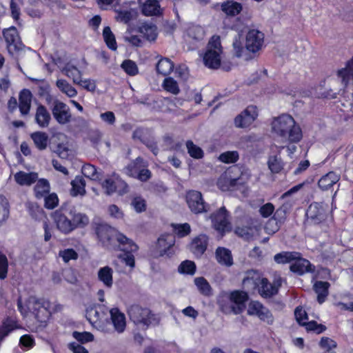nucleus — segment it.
<instances>
[{"instance_id": "53", "label": "nucleus", "mask_w": 353, "mask_h": 353, "mask_svg": "<svg viewBox=\"0 0 353 353\" xmlns=\"http://www.w3.org/2000/svg\"><path fill=\"white\" fill-rule=\"evenodd\" d=\"M76 85L81 86L82 88L88 92H94L97 88L96 81L92 79H84L82 77Z\"/></svg>"}, {"instance_id": "59", "label": "nucleus", "mask_w": 353, "mask_h": 353, "mask_svg": "<svg viewBox=\"0 0 353 353\" xmlns=\"http://www.w3.org/2000/svg\"><path fill=\"white\" fill-rule=\"evenodd\" d=\"M59 230L64 234H68L77 228V222H56Z\"/></svg>"}, {"instance_id": "12", "label": "nucleus", "mask_w": 353, "mask_h": 353, "mask_svg": "<svg viewBox=\"0 0 353 353\" xmlns=\"http://www.w3.org/2000/svg\"><path fill=\"white\" fill-rule=\"evenodd\" d=\"M185 198L187 204L192 212L199 214L208 210L200 192L190 190L187 192Z\"/></svg>"}, {"instance_id": "64", "label": "nucleus", "mask_w": 353, "mask_h": 353, "mask_svg": "<svg viewBox=\"0 0 353 353\" xmlns=\"http://www.w3.org/2000/svg\"><path fill=\"white\" fill-rule=\"evenodd\" d=\"M274 211V206L271 203H267L262 205L259 209V213L263 218H268Z\"/></svg>"}, {"instance_id": "4", "label": "nucleus", "mask_w": 353, "mask_h": 353, "mask_svg": "<svg viewBox=\"0 0 353 353\" xmlns=\"http://www.w3.org/2000/svg\"><path fill=\"white\" fill-rule=\"evenodd\" d=\"M243 284L252 289L257 288L259 294L264 298H270L277 294V288L272 285L266 278H261L257 272L251 270L246 273Z\"/></svg>"}, {"instance_id": "51", "label": "nucleus", "mask_w": 353, "mask_h": 353, "mask_svg": "<svg viewBox=\"0 0 353 353\" xmlns=\"http://www.w3.org/2000/svg\"><path fill=\"white\" fill-rule=\"evenodd\" d=\"M179 271L181 273L192 275L196 271L195 263L191 261H185L179 265Z\"/></svg>"}, {"instance_id": "17", "label": "nucleus", "mask_w": 353, "mask_h": 353, "mask_svg": "<svg viewBox=\"0 0 353 353\" xmlns=\"http://www.w3.org/2000/svg\"><path fill=\"white\" fill-rule=\"evenodd\" d=\"M142 163V159L137 158L134 162L128 165L127 173L132 176H137L142 181H145L150 177V172L146 169L140 170Z\"/></svg>"}, {"instance_id": "26", "label": "nucleus", "mask_w": 353, "mask_h": 353, "mask_svg": "<svg viewBox=\"0 0 353 353\" xmlns=\"http://www.w3.org/2000/svg\"><path fill=\"white\" fill-rule=\"evenodd\" d=\"M294 263H292L290 268L293 272L301 275L305 272L312 271L311 264L308 260L302 259L301 256L296 259H294Z\"/></svg>"}, {"instance_id": "63", "label": "nucleus", "mask_w": 353, "mask_h": 353, "mask_svg": "<svg viewBox=\"0 0 353 353\" xmlns=\"http://www.w3.org/2000/svg\"><path fill=\"white\" fill-rule=\"evenodd\" d=\"M45 197V206L48 209H53L54 208L57 204H58V196L55 193H52L48 194V196L46 195Z\"/></svg>"}, {"instance_id": "6", "label": "nucleus", "mask_w": 353, "mask_h": 353, "mask_svg": "<svg viewBox=\"0 0 353 353\" xmlns=\"http://www.w3.org/2000/svg\"><path fill=\"white\" fill-rule=\"evenodd\" d=\"M223 48L220 37L213 36L209 41L203 56L204 65L208 68L217 69L221 65Z\"/></svg>"}, {"instance_id": "61", "label": "nucleus", "mask_w": 353, "mask_h": 353, "mask_svg": "<svg viewBox=\"0 0 353 353\" xmlns=\"http://www.w3.org/2000/svg\"><path fill=\"white\" fill-rule=\"evenodd\" d=\"M319 345L325 351H332V349L336 348L337 345L334 340L328 337H323L320 341Z\"/></svg>"}, {"instance_id": "54", "label": "nucleus", "mask_w": 353, "mask_h": 353, "mask_svg": "<svg viewBox=\"0 0 353 353\" xmlns=\"http://www.w3.org/2000/svg\"><path fill=\"white\" fill-rule=\"evenodd\" d=\"M213 228L218 233L223 236L232 230L230 222H214Z\"/></svg>"}, {"instance_id": "38", "label": "nucleus", "mask_w": 353, "mask_h": 353, "mask_svg": "<svg viewBox=\"0 0 353 353\" xmlns=\"http://www.w3.org/2000/svg\"><path fill=\"white\" fill-rule=\"evenodd\" d=\"M174 64L166 58L161 59L157 64V70L158 73L166 76L168 75L173 70Z\"/></svg>"}, {"instance_id": "3", "label": "nucleus", "mask_w": 353, "mask_h": 353, "mask_svg": "<svg viewBox=\"0 0 353 353\" xmlns=\"http://www.w3.org/2000/svg\"><path fill=\"white\" fill-rule=\"evenodd\" d=\"M248 295L245 292L234 290L219 301L221 310L225 314H241L245 308Z\"/></svg>"}, {"instance_id": "48", "label": "nucleus", "mask_w": 353, "mask_h": 353, "mask_svg": "<svg viewBox=\"0 0 353 353\" xmlns=\"http://www.w3.org/2000/svg\"><path fill=\"white\" fill-rule=\"evenodd\" d=\"M186 147L189 154L194 159H200L203 155V152L201 148L194 144L192 141L186 143Z\"/></svg>"}, {"instance_id": "24", "label": "nucleus", "mask_w": 353, "mask_h": 353, "mask_svg": "<svg viewBox=\"0 0 353 353\" xmlns=\"http://www.w3.org/2000/svg\"><path fill=\"white\" fill-rule=\"evenodd\" d=\"M330 283L327 281H319L314 283L313 289L317 294V301L319 303L322 304L325 302L329 294Z\"/></svg>"}, {"instance_id": "25", "label": "nucleus", "mask_w": 353, "mask_h": 353, "mask_svg": "<svg viewBox=\"0 0 353 353\" xmlns=\"http://www.w3.org/2000/svg\"><path fill=\"white\" fill-rule=\"evenodd\" d=\"M222 11L228 16H236L239 14L243 10V6L241 3L228 0L222 3L221 6Z\"/></svg>"}, {"instance_id": "33", "label": "nucleus", "mask_w": 353, "mask_h": 353, "mask_svg": "<svg viewBox=\"0 0 353 353\" xmlns=\"http://www.w3.org/2000/svg\"><path fill=\"white\" fill-rule=\"evenodd\" d=\"M300 257V253L296 252H282L278 253L274 256V259L276 263L279 264H283L290 263Z\"/></svg>"}, {"instance_id": "32", "label": "nucleus", "mask_w": 353, "mask_h": 353, "mask_svg": "<svg viewBox=\"0 0 353 353\" xmlns=\"http://www.w3.org/2000/svg\"><path fill=\"white\" fill-rule=\"evenodd\" d=\"M56 85L61 92L70 98L75 97L77 95L78 92L76 88L65 79H57Z\"/></svg>"}, {"instance_id": "23", "label": "nucleus", "mask_w": 353, "mask_h": 353, "mask_svg": "<svg viewBox=\"0 0 353 353\" xmlns=\"http://www.w3.org/2000/svg\"><path fill=\"white\" fill-rule=\"evenodd\" d=\"M17 183L20 185H31L38 179V174L36 172H26L19 171L14 175Z\"/></svg>"}, {"instance_id": "13", "label": "nucleus", "mask_w": 353, "mask_h": 353, "mask_svg": "<svg viewBox=\"0 0 353 353\" xmlns=\"http://www.w3.org/2000/svg\"><path fill=\"white\" fill-rule=\"evenodd\" d=\"M248 314L257 316L261 321L269 325L274 323V319L271 312L259 301H252L249 304Z\"/></svg>"}, {"instance_id": "49", "label": "nucleus", "mask_w": 353, "mask_h": 353, "mask_svg": "<svg viewBox=\"0 0 353 353\" xmlns=\"http://www.w3.org/2000/svg\"><path fill=\"white\" fill-rule=\"evenodd\" d=\"M233 53L235 57L241 58L243 57L245 50L244 48L243 41L241 40L239 37H236L232 43Z\"/></svg>"}, {"instance_id": "30", "label": "nucleus", "mask_w": 353, "mask_h": 353, "mask_svg": "<svg viewBox=\"0 0 353 353\" xmlns=\"http://www.w3.org/2000/svg\"><path fill=\"white\" fill-rule=\"evenodd\" d=\"M340 177L334 172H330L322 176L319 181V186L323 190H328L339 181Z\"/></svg>"}, {"instance_id": "15", "label": "nucleus", "mask_w": 353, "mask_h": 353, "mask_svg": "<svg viewBox=\"0 0 353 353\" xmlns=\"http://www.w3.org/2000/svg\"><path fill=\"white\" fill-rule=\"evenodd\" d=\"M3 34L7 43V50L10 54H14L21 49L22 44L14 27L5 29Z\"/></svg>"}, {"instance_id": "29", "label": "nucleus", "mask_w": 353, "mask_h": 353, "mask_svg": "<svg viewBox=\"0 0 353 353\" xmlns=\"http://www.w3.org/2000/svg\"><path fill=\"white\" fill-rule=\"evenodd\" d=\"M113 270L109 266L101 268L97 273L99 280L107 288H111L113 284Z\"/></svg>"}, {"instance_id": "31", "label": "nucleus", "mask_w": 353, "mask_h": 353, "mask_svg": "<svg viewBox=\"0 0 353 353\" xmlns=\"http://www.w3.org/2000/svg\"><path fill=\"white\" fill-rule=\"evenodd\" d=\"M234 232L238 236L249 240L255 234L259 232V229L256 226H251L250 223L247 222L245 225L236 227Z\"/></svg>"}, {"instance_id": "40", "label": "nucleus", "mask_w": 353, "mask_h": 353, "mask_svg": "<svg viewBox=\"0 0 353 353\" xmlns=\"http://www.w3.org/2000/svg\"><path fill=\"white\" fill-rule=\"evenodd\" d=\"M140 32L149 41H154L157 38V27L152 24H143L139 28Z\"/></svg>"}, {"instance_id": "19", "label": "nucleus", "mask_w": 353, "mask_h": 353, "mask_svg": "<svg viewBox=\"0 0 353 353\" xmlns=\"http://www.w3.org/2000/svg\"><path fill=\"white\" fill-rule=\"evenodd\" d=\"M336 75L344 87L353 83V57L346 63L344 68L337 71Z\"/></svg>"}, {"instance_id": "22", "label": "nucleus", "mask_w": 353, "mask_h": 353, "mask_svg": "<svg viewBox=\"0 0 353 353\" xmlns=\"http://www.w3.org/2000/svg\"><path fill=\"white\" fill-rule=\"evenodd\" d=\"M112 322L114 329L121 333L125 328V317L124 314L121 312L118 308H112L110 311Z\"/></svg>"}, {"instance_id": "35", "label": "nucleus", "mask_w": 353, "mask_h": 353, "mask_svg": "<svg viewBox=\"0 0 353 353\" xmlns=\"http://www.w3.org/2000/svg\"><path fill=\"white\" fill-rule=\"evenodd\" d=\"M72 189L70 193L72 196L83 195L85 192V182L81 176H76L71 182Z\"/></svg>"}, {"instance_id": "60", "label": "nucleus", "mask_w": 353, "mask_h": 353, "mask_svg": "<svg viewBox=\"0 0 353 353\" xmlns=\"http://www.w3.org/2000/svg\"><path fill=\"white\" fill-rule=\"evenodd\" d=\"M73 336L77 341L81 343H87L90 341H92L94 340V336L90 332H74Z\"/></svg>"}, {"instance_id": "28", "label": "nucleus", "mask_w": 353, "mask_h": 353, "mask_svg": "<svg viewBox=\"0 0 353 353\" xmlns=\"http://www.w3.org/2000/svg\"><path fill=\"white\" fill-rule=\"evenodd\" d=\"M32 101V94L28 90H23L19 94V110L22 114L29 113Z\"/></svg>"}, {"instance_id": "7", "label": "nucleus", "mask_w": 353, "mask_h": 353, "mask_svg": "<svg viewBox=\"0 0 353 353\" xmlns=\"http://www.w3.org/2000/svg\"><path fill=\"white\" fill-rule=\"evenodd\" d=\"M101 185L105 192L108 195L115 192L123 195L128 191L127 183L115 173L108 176Z\"/></svg>"}, {"instance_id": "8", "label": "nucleus", "mask_w": 353, "mask_h": 353, "mask_svg": "<svg viewBox=\"0 0 353 353\" xmlns=\"http://www.w3.org/2000/svg\"><path fill=\"white\" fill-rule=\"evenodd\" d=\"M30 305H32L31 309L33 310L35 318L40 323H46L49 319L50 312V303L48 300L39 299L31 297L29 301Z\"/></svg>"}, {"instance_id": "11", "label": "nucleus", "mask_w": 353, "mask_h": 353, "mask_svg": "<svg viewBox=\"0 0 353 353\" xmlns=\"http://www.w3.org/2000/svg\"><path fill=\"white\" fill-rule=\"evenodd\" d=\"M264 34L258 30H250L245 37V48L248 51L256 53L263 45Z\"/></svg>"}, {"instance_id": "58", "label": "nucleus", "mask_w": 353, "mask_h": 353, "mask_svg": "<svg viewBox=\"0 0 353 353\" xmlns=\"http://www.w3.org/2000/svg\"><path fill=\"white\" fill-rule=\"evenodd\" d=\"M132 205L134 210L137 212H141L146 209L145 200L139 196H135L132 201Z\"/></svg>"}, {"instance_id": "43", "label": "nucleus", "mask_w": 353, "mask_h": 353, "mask_svg": "<svg viewBox=\"0 0 353 353\" xmlns=\"http://www.w3.org/2000/svg\"><path fill=\"white\" fill-rule=\"evenodd\" d=\"M187 35L192 39L200 41L204 37V30L200 26H191L187 30Z\"/></svg>"}, {"instance_id": "21", "label": "nucleus", "mask_w": 353, "mask_h": 353, "mask_svg": "<svg viewBox=\"0 0 353 353\" xmlns=\"http://www.w3.org/2000/svg\"><path fill=\"white\" fill-rule=\"evenodd\" d=\"M215 259L221 265L231 267L233 262V257L231 251L224 247H218L215 250Z\"/></svg>"}, {"instance_id": "2", "label": "nucleus", "mask_w": 353, "mask_h": 353, "mask_svg": "<svg viewBox=\"0 0 353 353\" xmlns=\"http://www.w3.org/2000/svg\"><path fill=\"white\" fill-rule=\"evenodd\" d=\"M272 133L285 141L297 143L302 139V132L294 118L288 114L274 117L271 122Z\"/></svg>"}, {"instance_id": "50", "label": "nucleus", "mask_w": 353, "mask_h": 353, "mask_svg": "<svg viewBox=\"0 0 353 353\" xmlns=\"http://www.w3.org/2000/svg\"><path fill=\"white\" fill-rule=\"evenodd\" d=\"M219 159L225 163H232L239 159L236 151H228L220 154Z\"/></svg>"}, {"instance_id": "20", "label": "nucleus", "mask_w": 353, "mask_h": 353, "mask_svg": "<svg viewBox=\"0 0 353 353\" xmlns=\"http://www.w3.org/2000/svg\"><path fill=\"white\" fill-rule=\"evenodd\" d=\"M61 71L65 77L71 79L74 84L79 83L83 75V72L72 62L65 63L61 68Z\"/></svg>"}, {"instance_id": "5", "label": "nucleus", "mask_w": 353, "mask_h": 353, "mask_svg": "<svg viewBox=\"0 0 353 353\" xmlns=\"http://www.w3.org/2000/svg\"><path fill=\"white\" fill-rule=\"evenodd\" d=\"M130 319L136 325L148 328L150 325H157L160 323V317L152 313L147 307L139 305H132L128 310Z\"/></svg>"}, {"instance_id": "16", "label": "nucleus", "mask_w": 353, "mask_h": 353, "mask_svg": "<svg viewBox=\"0 0 353 353\" xmlns=\"http://www.w3.org/2000/svg\"><path fill=\"white\" fill-rule=\"evenodd\" d=\"M208 237L205 234H201L194 238L190 245V252L197 258H200L206 251L208 245Z\"/></svg>"}, {"instance_id": "1", "label": "nucleus", "mask_w": 353, "mask_h": 353, "mask_svg": "<svg viewBox=\"0 0 353 353\" xmlns=\"http://www.w3.org/2000/svg\"><path fill=\"white\" fill-rule=\"evenodd\" d=\"M98 238L108 250H122L125 252L119 258L126 265L134 268V256L132 252L138 250V246L130 239L112 228L106 223H99L96 227Z\"/></svg>"}, {"instance_id": "36", "label": "nucleus", "mask_w": 353, "mask_h": 353, "mask_svg": "<svg viewBox=\"0 0 353 353\" xmlns=\"http://www.w3.org/2000/svg\"><path fill=\"white\" fill-rule=\"evenodd\" d=\"M145 15L152 16L160 13V6L157 0H148L142 6Z\"/></svg>"}, {"instance_id": "9", "label": "nucleus", "mask_w": 353, "mask_h": 353, "mask_svg": "<svg viewBox=\"0 0 353 353\" xmlns=\"http://www.w3.org/2000/svg\"><path fill=\"white\" fill-rule=\"evenodd\" d=\"M51 110L54 119L59 124L65 125L71 121L70 109L65 103L59 100L54 101Z\"/></svg>"}, {"instance_id": "39", "label": "nucleus", "mask_w": 353, "mask_h": 353, "mask_svg": "<svg viewBox=\"0 0 353 353\" xmlns=\"http://www.w3.org/2000/svg\"><path fill=\"white\" fill-rule=\"evenodd\" d=\"M268 168L272 173H279L283 168L281 159L278 155H271L268 161Z\"/></svg>"}, {"instance_id": "34", "label": "nucleus", "mask_w": 353, "mask_h": 353, "mask_svg": "<svg viewBox=\"0 0 353 353\" xmlns=\"http://www.w3.org/2000/svg\"><path fill=\"white\" fill-rule=\"evenodd\" d=\"M194 284L197 287L199 292L205 296L212 295V289L209 282L203 277H197L194 279Z\"/></svg>"}, {"instance_id": "45", "label": "nucleus", "mask_w": 353, "mask_h": 353, "mask_svg": "<svg viewBox=\"0 0 353 353\" xmlns=\"http://www.w3.org/2000/svg\"><path fill=\"white\" fill-rule=\"evenodd\" d=\"M83 174L92 179V180H99L101 174L97 172L96 168L90 164H85L82 167Z\"/></svg>"}, {"instance_id": "44", "label": "nucleus", "mask_w": 353, "mask_h": 353, "mask_svg": "<svg viewBox=\"0 0 353 353\" xmlns=\"http://www.w3.org/2000/svg\"><path fill=\"white\" fill-rule=\"evenodd\" d=\"M163 87L167 91L173 94H177L180 92L178 83L172 77L165 78L163 82Z\"/></svg>"}, {"instance_id": "55", "label": "nucleus", "mask_w": 353, "mask_h": 353, "mask_svg": "<svg viewBox=\"0 0 353 353\" xmlns=\"http://www.w3.org/2000/svg\"><path fill=\"white\" fill-rule=\"evenodd\" d=\"M283 200L284 202L282 205L276 212V214L281 217H282V215H285L295 204V200L294 199H290L288 197Z\"/></svg>"}, {"instance_id": "37", "label": "nucleus", "mask_w": 353, "mask_h": 353, "mask_svg": "<svg viewBox=\"0 0 353 353\" xmlns=\"http://www.w3.org/2000/svg\"><path fill=\"white\" fill-rule=\"evenodd\" d=\"M50 183L44 179L38 180L34 187V194L37 198L46 196L50 192Z\"/></svg>"}, {"instance_id": "46", "label": "nucleus", "mask_w": 353, "mask_h": 353, "mask_svg": "<svg viewBox=\"0 0 353 353\" xmlns=\"http://www.w3.org/2000/svg\"><path fill=\"white\" fill-rule=\"evenodd\" d=\"M121 68L130 76L138 74L139 69L136 63L130 59H127L121 63Z\"/></svg>"}, {"instance_id": "27", "label": "nucleus", "mask_w": 353, "mask_h": 353, "mask_svg": "<svg viewBox=\"0 0 353 353\" xmlns=\"http://www.w3.org/2000/svg\"><path fill=\"white\" fill-rule=\"evenodd\" d=\"M30 137L39 150H44L49 143V137L45 132L37 131L32 133Z\"/></svg>"}, {"instance_id": "52", "label": "nucleus", "mask_w": 353, "mask_h": 353, "mask_svg": "<svg viewBox=\"0 0 353 353\" xmlns=\"http://www.w3.org/2000/svg\"><path fill=\"white\" fill-rule=\"evenodd\" d=\"M59 256L63 259V261L65 263H68L70 260L77 259L79 255L72 248H68L59 251Z\"/></svg>"}, {"instance_id": "18", "label": "nucleus", "mask_w": 353, "mask_h": 353, "mask_svg": "<svg viewBox=\"0 0 353 353\" xmlns=\"http://www.w3.org/2000/svg\"><path fill=\"white\" fill-rule=\"evenodd\" d=\"M51 120V114L48 110L41 104L38 105L34 114V121L38 126L46 128L50 125Z\"/></svg>"}, {"instance_id": "47", "label": "nucleus", "mask_w": 353, "mask_h": 353, "mask_svg": "<svg viewBox=\"0 0 353 353\" xmlns=\"http://www.w3.org/2000/svg\"><path fill=\"white\" fill-rule=\"evenodd\" d=\"M8 260L7 256L0 251V280L3 281L8 277Z\"/></svg>"}, {"instance_id": "41", "label": "nucleus", "mask_w": 353, "mask_h": 353, "mask_svg": "<svg viewBox=\"0 0 353 353\" xmlns=\"http://www.w3.org/2000/svg\"><path fill=\"white\" fill-rule=\"evenodd\" d=\"M103 37L106 45L110 49L112 50H117V46L115 37L112 32L110 27L107 26L104 28L103 30Z\"/></svg>"}, {"instance_id": "10", "label": "nucleus", "mask_w": 353, "mask_h": 353, "mask_svg": "<svg viewBox=\"0 0 353 353\" xmlns=\"http://www.w3.org/2000/svg\"><path fill=\"white\" fill-rule=\"evenodd\" d=\"M175 243L174 236L170 234H162L157 241L155 246L151 250L154 258H158L168 254V251Z\"/></svg>"}, {"instance_id": "62", "label": "nucleus", "mask_w": 353, "mask_h": 353, "mask_svg": "<svg viewBox=\"0 0 353 353\" xmlns=\"http://www.w3.org/2000/svg\"><path fill=\"white\" fill-rule=\"evenodd\" d=\"M108 212L111 219H122L124 217L123 212L115 205H110Z\"/></svg>"}, {"instance_id": "57", "label": "nucleus", "mask_w": 353, "mask_h": 353, "mask_svg": "<svg viewBox=\"0 0 353 353\" xmlns=\"http://www.w3.org/2000/svg\"><path fill=\"white\" fill-rule=\"evenodd\" d=\"M210 218L212 221H226L229 218V213L224 206L213 212Z\"/></svg>"}, {"instance_id": "42", "label": "nucleus", "mask_w": 353, "mask_h": 353, "mask_svg": "<svg viewBox=\"0 0 353 353\" xmlns=\"http://www.w3.org/2000/svg\"><path fill=\"white\" fill-rule=\"evenodd\" d=\"M171 225L175 234L181 238L188 235L191 232L190 225L188 223H172Z\"/></svg>"}, {"instance_id": "56", "label": "nucleus", "mask_w": 353, "mask_h": 353, "mask_svg": "<svg viewBox=\"0 0 353 353\" xmlns=\"http://www.w3.org/2000/svg\"><path fill=\"white\" fill-rule=\"evenodd\" d=\"M303 326L305 327L307 331H313L316 334H321L326 329L325 326L322 324H318L316 321H312L303 323Z\"/></svg>"}, {"instance_id": "14", "label": "nucleus", "mask_w": 353, "mask_h": 353, "mask_svg": "<svg viewBox=\"0 0 353 353\" xmlns=\"http://www.w3.org/2000/svg\"><path fill=\"white\" fill-rule=\"evenodd\" d=\"M257 117L258 110L256 107L253 105L248 106L235 117L234 125L237 128H248L255 121Z\"/></svg>"}]
</instances>
